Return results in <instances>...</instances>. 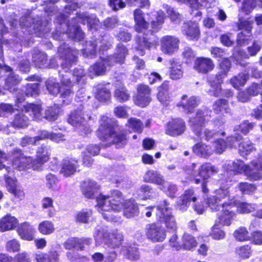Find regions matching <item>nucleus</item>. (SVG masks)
<instances>
[{
	"instance_id": "6ab92c4d",
	"label": "nucleus",
	"mask_w": 262,
	"mask_h": 262,
	"mask_svg": "<svg viewBox=\"0 0 262 262\" xmlns=\"http://www.w3.org/2000/svg\"><path fill=\"white\" fill-rule=\"evenodd\" d=\"M253 124L252 123H249L248 121H244L241 124H240L238 126H237L235 127V131L237 132L236 133L237 136L234 137H229L227 138L228 142L229 143V146L231 147L235 146V142H237L239 140L242 139V136L238 135V132L241 131V132L244 134H247L249 131L252 129L253 127Z\"/></svg>"
},
{
	"instance_id": "864d4df0",
	"label": "nucleus",
	"mask_w": 262,
	"mask_h": 262,
	"mask_svg": "<svg viewBox=\"0 0 262 262\" xmlns=\"http://www.w3.org/2000/svg\"><path fill=\"white\" fill-rule=\"evenodd\" d=\"M123 254L126 258L131 260H136L139 259L140 257L139 253L137 248L135 247H130L126 250L122 251Z\"/></svg>"
},
{
	"instance_id": "dca6fc26",
	"label": "nucleus",
	"mask_w": 262,
	"mask_h": 262,
	"mask_svg": "<svg viewBox=\"0 0 262 262\" xmlns=\"http://www.w3.org/2000/svg\"><path fill=\"white\" fill-rule=\"evenodd\" d=\"M179 39L172 36H165L161 39V50L165 54H172L178 50Z\"/></svg>"
},
{
	"instance_id": "7ed1b4c3",
	"label": "nucleus",
	"mask_w": 262,
	"mask_h": 262,
	"mask_svg": "<svg viewBox=\"0 0 262 262\" xmlns=\"http://www.w3.org/2000/svg\"><path fill=\"white\" fill-rule=\"evenodd\" d=\"M13 156L15 159L12 162L14 168H17L19 170L29 168L39 170L41 169V166L49 160L50 151L47 146L40 147L37 149L35 160L31 157H24L18 149L15 150Z\"/></svg>"
},
{
	"instance_id": "5701e85b",
	"label": "nucleus",
	"mask_w": 262,
	"mask_h": 262,
	"mask_svg": "<svg viewBox=\"0 0 262 262\" xmlns=\"http://www.w3.org/2000/svg\"><path fill=\"white\" fill-rule=\"evenodd\" d=\"M91 116L89 114H82L81 110H76L71 113L68 119L69 123L74 126L82 124L84 122L90 120Z\"/></svg>"
},
{
	"instance_id": "f257e3e1",
	"label": "nucleus",
	"mask_w": 262,
	"mask_h": 262,
	"mask_svg": "<svg viewBox=\"0 0 262 262\" xmlns=\"http://www.w3.org/2000/svg\"><path fill=\"white\" fill-rule=\"evenodd\" d=\"M96 208L103 218L109 221H118L113 212H119L123 210L126 218H132L139 214V208L134 199L125 200L122 193L114 190L108 195L100 194L97 198Z\"/></svg>"
},
{
	"instance_id": "bf43d9fd",
	"label": "nucleus",
	"mask_w": 262,
	"mask_h": 262,
	"mask_svg": "<svg viewBox=\"0 0 262 262\" xmlns=\"http://www.w3.org/2000/svg\"><path fill=\"white\" fill-rule=\"evenodd\" d=\"M256 4V0H244L242 9L246 14H248L255 8Z\"/></svg>"
},
{
	"instance_id": "4c0bfd02",
	"label": "nucleus",
	"mask_w": 262,
	"mask_h": 262,
	"mask_svg": "<svg viewBox=\"0 0 262 262\" xmlns=\"http://www.w3.org/2000/svg\"><path fill=\"white\" fill-rule=\"evenodd\" d=\"M33 61L36 67L38 68L44 67L47 66V58L46 55L40 51H37L33 53Z\"/></svg>"
},
{
	"instance_id": "2f4dec72",
	"label": "nucleus",
	"mask_w": 262,
	"mask_h": 262,
	"mask_svg": "<svg viewBox=\"0 0 262 262\" xmlns=\"http://www.w3.org/2000/svg\"><path fill=\"white\" fill-rule=\"evenodd\" d=\"M134 19L136 23L135 28L139 32H142L148 25L143 17V13L140 9H136L134 11Z\"/></svg>"
},
{
	"instance_id": "0eeeda50",
	"label": "nucleus",
	"mask_w": 262,
	"mask_h": 262,
	"mask_svg": "<svg viewBox=\"0 0 262 262\" xmlns=\"http://www.w3.org/2000/svg\"><path fill=\"white\" fill-rule=\"evenodd\" d=\"M127 53V50L123 45H119L117 47L115 56L110 57L102 59L101 62H97L91 66L89 70V75L91 78L95 76L99 75L104 73L107 66L113 64V62L122 63Z\"/></svg>"
},
{
	"instance_id": "f03ea898",
	"label": "nucleus",
	"mask_w": 262,
	"mask_h": 262,
	"mask_svg": "<svg viewBox=\"0 0 262 262\" xmlns=\"http://www.w3.org/2000/svg\"><path fill=\"white\" fill-rule=\"evenodd\" d=\"M85 75L83 70L81 68H77L74 71L72 77L70 73H66L61 79L62 86L55 83L53 80H49L46 82V86L49 93L56 95L61 92V97L63 104H68L72 99L73 93L70 87L72 82H78L80 79Z\"/></svg>"
},
{
	"instance_id": "39448f33",
	"label": "nucleus",
	"mask_w": 262,
	"mask_h": 262,
	"mask_svg": "<svg viewBox=\"0 0 262 262\" xmlns=\"http://www.w3.org/2000/svg\"><path fill=\"white\" fill-rule=\"evenodd\" d=\"M207 204L212 210L220 211L216 221L217 224L222 226H229L231 224L235 215V206L231 202H223L222 205H219L217 200L214 198H208Z\"/></svg>"
},
{
	"instance_id": "f3484780",
	"label": "nucleus",
	"mask_w": 262,
	"mask_h": 262,
	"mask_svg": "<svg viewBox=\"0 0 262 262\" xmlns=\"http://www.w3.org/2000/svg\"><path fill=\"white\" fill-rule=\"evenodd\" d=\"M185 130V124L181 119L176 118L170 121L166 126V134L176 136L182 134Z\"/></svg>"
},
{
	"instance_id": "aec40b11",
	"label": "nucleus",
	"mask_w": 262,
	"mask_h": 262,
	"mask_svg": "<svg viewBox=\"0 0 262 262\" xmlns=\"http://www.w3.org/2000/svg\"><path fill=\"white\" fill-rule=\"evenodd\" d=\"M183 32L189 40H197L200 36L198 24L195 22H188L184 24Z\"/></svg>"
},
{
	"instance_id": "69168bd1",
	"label": "nucleus",
	"mask_w": 262,
	"mask_h": 262,
	"mask_svg": "<svg viewBox=\"0 0 262 262\" xmlns=\"http://www.w3.org/2000/svg\"><path fill=\"white\" fill-rule=\"evenodd\" d=\"M39 92L38 84L34 83L28 84L26 88V95L27 96H34L38 95Z\"/></svg>"
},
{
	"instance_id": "680f3d73",
	"label": "nucleus",
	"mask_w": 262,
	"mask_h": 262,
	"mask_svg": "<svg viewBox=\"0 0 262 262\" xmlns=\"http://www.w3.org/2000/svg\"><path fill=\"white\" fill-rule=\"evenodd\" d=\"M7 250L10 252H15L18 251L20 249V244L19 242L13 239L9 241L6 246Z\"/></svg>"
},
{
	"instance_id": "1a4fd4ad",
	"label": "nucleus",
	"mask_w": 262,
	"mask_h": 262,
	"mask_svg": "<svg viewBox=\"0 0 262 262\" xmlns=\"http://www.w3.org/2000/svg\"><path fill=\"white\" fill-rule=\"evenodd\" d=\"M25 112L31 116L32 119L40 120L43 118L49 121H54L57 119L60 113V109L57 105L48 107L45 112V115L42 112L41 106L39 104L33 103L23 105Z\"/></svg>"
},
{
	"instance_id": "cd10ccee",
	"label": "nucleus",
	"mask_w": 262,
	"mask_h": 262,
	"mask_svg": "<svg viewBox=\"0 0 262 262\" xmlns=\"http://www.w3.org/2000/svg\"><path fill=\"white\" fill-rule=\"evenodd\" d=\"M143 179L145 182L155 184L159 186L160 188L165 181L163 176L158 172L152 170L147 171Z\"/></svg>"
},
{
	"instance_id": "c03bdc74",
	"label": "nucleus",
	"mask_w": 262,
	"mask_h": 262,
	"mask_svg": "<svg viewBox=\"0 0 262 262\" xmlns=\"http://www.w3.org/2000/svg\"><path fill=\"white\" fill-rule=\"evenodd\" d=\"M29 121V119L24 114V113L20 112L15 116L13 121V124L15 127H25L28 125Z\"/></svg>"
},
{
	"instance_id": "4be33fe9",
	"label": "nucleus",
	"mask_w": 262,
	"mask_h": 262,
	"mask_svg": "<svg viewBox=\"0 0 262 262\" xmlns=\"http://www.w3.org/2000/svg\"><path fill=\"white\" fill-rule=\"evenodd\" d=\"M6 186L8 191L13 194L14 196L21 199L24 196V193L21 187L19 186L16 181L10 177L5 176Z\"/></svg>"
},
{
	"instance_id": "ea45409f",
	"label": "nucleus",
	"mask_w": 262,
	"mask_h": 262,
	"mask_svg": "<svg viewBox=\"0 0 262 262\" xmlns=\"http://www.w3.org/2000/svg\"><path fill=\"white\" fill-rule=\"evenodd\" d=\"M183 71L180 64L172 63L170 70V77L173 80H177L182 77Z\"/></svg>"
},
{
	"instance_id": "e433bc0d",
	"label": "nucleus",
	"mask_w": 262,
	"mask_h": 262,
	"mask_svg": "<svg viewBox=\"0 0 262 262\" xmlns=\"http://www.w3.org/2000/svg\"><path fill=\"white\" fill-rule=\"evenodd\" d=\"M108 236H110V233L106 229L103 228L96 230L94 234L97 245H99L102 243L105 244V241L108 239Z\"/></svg>"
},
{
	"instance_id": "7c9ffc66",
	"label": "nucleus",
	"mask_w": 262,
	"mask_h": 262,
	"mask_svg": "<svg viewBox=\"0 0 262 262\" xmlns=\"http://www.w3.org/2000/svg\"><path fill=\"white\" fill-rule=\"evenodd\" d=\"M193 151L195 154L204 158L210 156L213 152L211 147L202 142L195 144L193 147Z\"/></svg>"
},
{
	"instance_id": "c756f323",
	"label": "nucleus",
	"mask_w": 262,
	"mask_h": 262,
	"mask_svg": "<svg viewBox=\"0 0 262 262\" xmlns=\"http://www.w3.org/2000/svg\"><path fill=\"white\" fill-rule=\"evenodd\" d=\"M77 168V161L74 160H64L60 171V173L65 177L73 174Z\"/></svg>"
},
{
	"instance_id": "f704fd0d",
	"label": "nucleus",
	"mask_w": 262,
	"mask_h": 262,
	"mask_svg": "<svg viewBox=\"0 0 262 262\" xmlns=\"http://www.w3.org/2000/svg\"><path fill=\"white\" fill-rule=\"evenodd\" d=\"M92 211L91 209H82L76 213L75 215V221L78 223H88L90 217L92 215Z\"/></svg>"
},
{
	"instance_id": "49530a36",
	"label": "nucleus",
	"mask_w": 262,
	"mask_h": 262,
	"mask_svg": "<svg viewBox=\"0 0 262 262\" xmlns=\"http://www.w3.org/2000/svg\"><path fill=\"white\" fill-rule=\"evenodd\" d=\"M126 126L135 132L141 133L143 128V124L141 120L136 118H131L128 120Z\"/></svg>"
},
{
	"instance_id": "052dcab7",
	"label": "nucleus",
	"mask_w": 262,
	"mask_h": 262,
	"mask_svg": "<svg viewBox=\"0 0 262 262\" xmlns=\"http://www.w3.org/2000/svg\"><path fill=\"white\" fill-rule=\"evenodd\" d=\"M110 92L104 88L99 90L96 95V98L100 101H107L110 99Z\"/></svg>"
},
{
	"instance_id": "3c124183",
	"label": "nucleus",
	"mask_w": 262,
	"mask_h": 262,
	"mask_svg": "<svg viewBox=\"0 0 262 262\" xmlns=\"http://www.w3.org/2000/svg\"><path fill=\"white\" fill-rule=\"evenodd\" d=\"M234 237L239 241H245L250 240L251 237L249 236L247 229L244 227H240L234 233Z\"/></svg>"
},
{
	"instance_id": "b1692460",
	"label": "nucleus",
	"mask_w": 262,
	"mask_h": 262,
	"mask_svg": "<svg viewBox=\"0 0 262 262\" xmlns=\"http://www.w3.org/2000/svg\"><path fill=\"white\" fill-rule=\"evenodd\" d=\"M18 225L17 219L10 214H7L0 220V231L4 232L12 230Z\"/></svg>"
},
{
	"instance_id": "20e7f679",
	"label": "nucleus",
	"mask_w": 262,
	"mask_h": 262,
	"mask_svg": "<svg viewBox=\"0 0 262 262\" xmlns=\"http://www.w3.org/2000/svg\"><path fill=\"white\" fill-rule=\"evenodd\" d=\"M223 168L227 171H233L234 174L244 173L250 179L258 180L262 178V154L256 161H252L250 165H246L243 161L237 160L225 163Z\"/></svg>"
},
{
	"instance_id": "ddd939ff",
	"label": "nucleus",
	"mask_w": 262,
	"mask_h": 262,
	"mask_svg": "<svg viewBox=\"0 0 262 262\" xmlns=\"http://www.w3.org/2000/svg\"><path fill=\"white\" fill-rule=\"evenodd\" d=\"M216 172H217V169L215 166L209 163L204 164L199 169V176L202 178V180H201L199 179L195 178V183L199 184L201 182V181H203V183H202V190L204 193H207L208 192V190L206 187L204 181L208 179L211 175Z\"/></svg>"
},
{
	"instance_id": "6e6552de",
	"label": "nucleus",
	"mask_w": 262,
	"mask_h": 262,
	"mask_svg": "<svg viewBox=\"0 0 262 262\" xmlns=\"http://www.w3.org/2000/svg\"><path fill=\"white\" fill-rule=\"evenodd\" d=\"M211 111L204 109L203 110H199L196 113L194 117L191 118L189 120V123L192 127L194 133L202 139L204 138L206 140H209L213 136L217 135L218 133L215 134L211 131L205 129L204 133L202 134V127L205 123V122L208 120L210 116Z\"/></svg>"
},
{
	"instance_id": "393cba45",
	"label": "nucleus",
	"mask_w": 262,
	"mask_h": 262,
	"mask_svg": "<svg viewBox=\"0 0 262 262\" xmlns=\"http://www.w3.org/2000/svg\"><path fill=\"white\" fill-rule=\"evenodd\" d=\"M199 103V100L196 97L194 96L188 97L186 95H183L180 102V105L183 107L187 113H191Z\"/></svg>"
},
{
	"instance_id": "4d7b16f0",
	"label": "nucleus",
	"mask_w": 262,
	"mask_h": 262,
	"mask_svg": "<svg viewBox=\"0 0 262 262\" xmlns=\"http://www.w3.org/2000/svg\"><path fill=\"white\" fill-rule=\"evenodd\" d=\"M228 107L227 102L224 99L218 100L213 105V109L216 113H219L222 111L226 112Z\"/></svg>"
},
{
	"instance_id": "bb28decb",
	"label": "nucleus",
	"mask_w": 262,
	"mask_h": 262,
	"mask_svg": "<svg viewBox=\"0 0 262 262\" xmlns=\"http://www.w3.org/2000/svg\"><path fill=\"white\" fill-rule=\"evenodd\" d=\"M158 196L156 190L147 185H142L139 189L138 197L143 200H151Z\"/></svg>"
},
{
	"instance_id": "58836bf2",
	"label": "nucleus",
	"mask_w": 262,
	"mask_h": 262,
	"mask_svg": "<svg viewBox=\"0 0 262 262\" xmlns=\"http://www.w3.org/2000/svg\"><path fill=\"white\" fill-rule=\"evenodd\" d=\"M19 78L12 72H10L6 80L5 89H8L11 92L15 90V86L20 82Z\"/></svg>"
},
{
	"instance_id": "13d9d810",
	"label": "nucleus",
	"mask_w": 262,
	"mask_h": 262,
	"mask_svg": "<svg viewBox=\"0 0 262 262\" xmlns=\"http://www.w3.org/2000/svg\"><path fill=\"white\" fill-rule=\"evenodd\" d=\"M164 18L165 15L163 11L157 12L156 20H152L151 21L153 28L157 31L159 27L163 23Z\"/></svg>"
},
{
	"instance_id": "774afa93",
	"label": "nucleus",
	"mask_w": 262,
	"mask_h": 262,
	"mask_svg": "<svg viewBox=\"0 0 262 262\" xmlns=\"http://www.w3.org/2000/svg\"><path fill=\"white\" fill-rule=\"evenodd\" d=\"M213 151L216 153H222L226 148V144L223 140H217L215 141L213 144Z\"/></svg>"
},
{
	"instance_id": "9d476101",
	"label": "nucleus",
	"mask_w": 262,
	"mask_h": 262,
	"mask_svg": "<svg viewBox=\"0 0 262 262\" xmlns=\"http://www.w3.org/2000/svg\"><path fill=\"white\" fill-rule=\"evenodd\" d=\"M156 215L157 218L163 221L167 229L169 231H175L177 224L174 217L172 215L171 208L166 201L161 203L157 207Z\"/></svg>"
},
{
	"instance_id": "37998d69",
	"label": "nucleus",
	"mask_w": 262,
	"mask_h": 262,
	"mask_svg": "<svg viewBox=\"0 0 262 262\" xmlns=\"http://www.w3.org/2000/svg\"><path fill=\"white\" fill-rule=\"evenodd\" d=\"M179 2L182 3H186L188 2L190 7L191 9L198 10H199L201 7L204 6L205 7L208 8L211 7V5L209 4L208 3L210 2L212 0H204V2H202V4H200L198 0H176Z\"/></svg>"
},
{
	"instance_id": "79ce46f5",
	"label": "nucleus",
	"mask_w": 262,
	"mask_h": 262,
	"mask_svg": "<svg viewBox=\"0 0 262 262\" xmlns=\"http://www.w3.org/2000/svg\"><path fill=\"white\" fill-rule=\"evenodd\" d=\"M197 245V243L194 237L190 234L185 233L182 237V246L186 250H190L195 247Z\"/></svg>"
},
{
	"instance_id": "0e129e2a",
	"label": "nucleus",
	"mask_w": 262,
	"mask_h": 262,
	"mask_svg": "<svg viewBox=\"0 0 262 262\" xmlns=\"http://www.w3.org/2000/svg\"><path fill=\"white\" fill-rule=\"evenodd\" d=\"M238 188L243 193L245 194H250L256 189L254 185L246 182L239 183Z\"/></svg>"
},
{
	"instance_id": "f8f14e48",
	"label": "nucleus",
	"mask_w": 262,
	"mask_h": 262,
	"mask_svg": "<svg viewBox=\"0 0 262 262\" xmlns=\"http://www.w3.org/2000/svg\"><path fill=\"white\" fill-rule=\"evenodd\" d=\"M252 24L247 20H242L239 19L238 25V30H242L243 31L239 33L237 38V43L240 46L247 44V41L251 39L252 29Z\"/></svg>"
},
{
	"instance_id": "5fc2aeb1",
	"label": "nucleus",
	"mask_w": 262,
	"mask_h": 262,
	"mask_svg": "<svg viewBox=\"0 0 262 262\" xmlns=\"http://www.w3.org/2000/svg\"><path fill=\"white\" fill-rule=\"evenodd\" d=\"M220 225L215 223L214 226L212 227L210 236L214 239L220 240L224 238L225 236V232L219 228Z\"/></svg>"
},
{
	"instance_id": "a211bd4d",
	"label": "nucleus",
	"mask_w": 262,
	"mask_h": 262,
	"mask_svg": "<svg viewBox=\"0 0 262 262\" xmlns=\"http://www.w3.org/2000/svg\"><path fill=\"white\" fill-rule=\"evenodd\" d=\"M214 67L212 60L209 58L198 57L195 59L193 68L199 73L206 74L212 71Z\"/></svg>"
},
{
	"instance_id": "09e8293b",
	"label": "nucleus",
	"mask_w": 262,
	"mask_h": 262,
	"mask_svg": "<svg viewBox=\"0 0 262 262\" xmlns=\"http://www.w3.org/2000/svg\"><path fill=\"white\" fill-rule=\"evenodd\" d=\"M228 188H225L224 186H221L219 189L215 191V196L211 198H215L219 202V205H222L223 203L222 201L223 199L229 196V191Z\"/></svg>"
},
{
	"instance_id": "c85d7f7f",
	"label": "nucleus",
	"mask_w": 262,
	"mask_h": 262,
	"mask_svg": "<svg viewBox=\"0 0 262 262\" xmlns=\"http://www.w3.org/2000/svg\"><path fill=\"white\" fill-rule=\"evenodd\" d=\"M34 262H58L59 255L56 251L49 253L40 252L35 255Z\"/></svg>"
},
{
	"instance_id": "de8ad7c7",
	"label": "nucleus",
	"mask_w": 262,
	"mask_h": 262,
	"mask_svg": "<svg viewBox=\"0 0 262 262\" xmlns=\"http://www.w3.org/2000/svg\"><path fill=\"white\" fill-rule=\"evenodd\" d=\"M160 189L170 197H173L177 191V187L175 185L167 182L166 181H164Z\"/></svg>"
},
{
	"instance_id": "a19ab883",
	"label": "nucleus",
	"mask_w": 262,
	"mask_h": 262,
	"mask_svg": "<svg viewBox=\"0 0 262 262\" xmlns=\"http://www.w3.org/2000/svg\"><path fill=\"white\" fill-rule=\"evenodd\" d=\"M235 206V208H236L237 211L242 213H248L252 212L255 209V205L247 203L242 202H231Z\"/></svg>"
},
{
	"instance_id": "338daca9",
	"label": "nucleus",
	"mask_w": 262,
	"mask_h": 262,
	"mask_svg": "<svg viewBox=\"0 0 262 262\" xmlns=\"http://www.w3.org/2000/svg\"><path fill=\"white\" fill-rule=\"evenodd\" d=\"M70 36L75 39L80 40L83 38V33L81 30L77 26L69 30Z\"/></svg>"
},
{
	"instance_id": "423d86ee",
	"label": "nucleus",
	"mask_w": 262,
	"mask_h": 262,
	"mask_svg": "<svg viewBox=\"0 0 262 262\" xmlns=\"http://www.w3.org/2000/svg\"><path fill=\"white\" fill-rule=\"evenodd\" d=\"M111 120L106 116H102L100 121V126L97 135L102 141L113 143L118 148L124 146L126 143V136L123 134H116L114 133L112 127L110 125Z\"/></svg>"
},
{
	"instance_id": "4468645a",
	"label": "nucleus",
	"mask_w": 262,
	"mask_h": 262,
	"mask_svg": "<svg viewBox=\"0 0 262 262\" xmlns=\"http://www.w3.org/2000/svg\"><path fill=\"white\" fill-rule=\"evenodd\" d=\"M146 235L153 242H162L166 237V233L161 225L152 224L146 228Z\"/></svg>"
},
{
	"instance_id": "c9c22d12",
	"label": "nucleus",
	"mask_w": 262,
	"mask_h": 262,
	"mask_svg": "<svg viewBox=\"0 0 262 262\" xmlns=\"http://www.w3.org/2000/svg\"><path fill=\"white\" fill-rule=\"evenodd\" d=\"M157 98L159 101L164 105H166L169 101L170 97L168 92V85L163 83L159 88Z\"/></svg>"
},
{
	"instance_id": "e2e57ef3",
	"label": "nucleus",
	"mask_w": 262,
	"mask_h": 262,
	"mask_svg": "<svg viewBox=\"0 0 262 262\" xmlns=\"http://www.w3.org/2000/svg\"><path fill=\"white\" fill-rule=\"evenodd\" d=\"M115 96L117 99L120 102L125 101L127 100L129 98L128 94L126 92L125 89L123 87L116 90Z\"/></svg>"
},
{
	"instance_id": "603ef678",
	"label": "nucleus",
	"mask_w": 262,
	"mask_h": 262,
	"mask_svg": "<svg viewBox=\"0 0 262 262\" xmlns=\"http://www.w3.org/2000/svg\"><path fill=\"white\" fill-rule=\"evenodd\" d=\"M191 194V191H185L184 194L181 196L176 206L177 209L184 211H186L190 205V203L185 200L188 195Z\"/></svg>"
},
{
	"instance_id": "9b49d317",
	"label": "nucleus",
	"mask_w": 262,
	"mask_h": 262,
	"mask_svg": "<svg viewBox=\"0 0 262 262\" xmlns=\"http://www.w3.org/2000/svg\"><path fill=\"white\" fill-rule=\"evenodd\" d=\"M230 66V61L227 58L224 59L220 63V67L221 72L216 76L214 79L210 83L211 87V89L209 91L210 95L218 96L221 94V84L223 82V79L226 76Z\"/></svg>"
},
{
	"instance_id": "473e14b6",
	"label": "nucleus",
	"mask_w": 262,
	"mask_h": 262,
	"mask_svg": "<svg viewBox=\"0 0 262 262\" xmlns=\"http://www.w3.org/2000/svg\"><path fill=\"white\" fill-rule=\"evenodd\" d=\"M108 239L105 241V244L112 248L118 247L123 240V235L117 231L110 234Z\"/></svg>"
},
{
	"instance_id": "72a5a7b5",
	"label": "nucleus",
	"mask_w": 262,
	"mask_h": 262,
	"mask_svg": "<svg viewBox=\"0 0 262 262\" xmlns=\"http://www.w3.org/2000/svg\"><path fill=\"white\" fill-rule=\"evenodd\" d=\"M38 230L43 235H50L55 231L54 225L49 221H42L39 224Z\"/></svg>"
},
{
	"instance_id": "2eb2a0df",
	"label": "nucleus",
	"mask_w": 262,
	"mask_h": 262,
	"mask_svg": "<svg viewBox=\"0 0 262 262\" xmlns=\"http://www.w3.org/2000/svg\"><path fill=\"white\" fill-rule=\"evenodd\" d=\"M150 90L145 85H140L138 87V94L134 99L135 104L142 107L148 105L151 101L150 97Z\"/></svg>"
},
{
	"instance_id": "a18cd8bd",
	"label": "nucleus",
	"mask_w": 262,
	"mask_h": 262,
	"mask_svg": "<svg viewBox=\"0 0 262 262\" xmlns=\"http://www.w3.org/2000/svg\"><path fill=\"white\" fill-rule=\"evenodd\" d=\"M248 78V75L241 73L231 79L230 83L234 88L238 89L240 86H243L245 85Z\"/></svg>"
},
{
	"instance_id": "8fccbe9b",
	"label": "nucleus",
	"mask_w": 262,
	"mask_h": 262,
	"mask_svg": "<svg viewBox=\"0 0 262 262\" xmlns=\"http://www.w3.org/2000/svg\"><path fill=\"white\" fill-rule=\"evenodd\" d=\"M254 149L253 145L250 141H245L238 146V150L241 156H245Z\"/></svg>"
},
{
	"instance_id": "a878e982",
	"label": "nucleus",
	"mask_w": 262,
	"mask_h": 262,
	"mask_svg": "<svg viewBox=\"0 0 262 262\" xmlns=\"http://www.w3.org/2000/svg\"><path fill=\"white\" fill-rule=\"evenodd\" d=\"M99 188V185L94 181H84L81 185L83 194L88 198H92Z\"/></svg>"
},
{
	"instance_id": "412c9836",
	"label": "nucleus",
	"mask_w": 262,
	"mask_h": 262,
	"mask_svg": "<svg viewBox=\"0 0 262 262\" xmlns=\"http://www.w3.org/2000/svg\"><path fill=\"white\" fill-rule=\"evenodd\" d=\"M17 232L21 239L31 241L34 238L35 229L29 223L25 222L18 226Z\"/></svg>"
},
{
	"instance_id": "6e6d98bb",
	"label": "nucleus",
	"mask_w": 262,
	"mask_h": 262,
	"mask_svg": "<svg viewBox=\"0 0 262 262\" xmlns=\"http://www.w3.org/2000/svg\"><path fill=\"white\" fill-rule=\"evenodd\" d=\"M251 247L248 245L237 248L236 253L242 258H248L252 254Z\"/></svg>"
}]
</instances>
